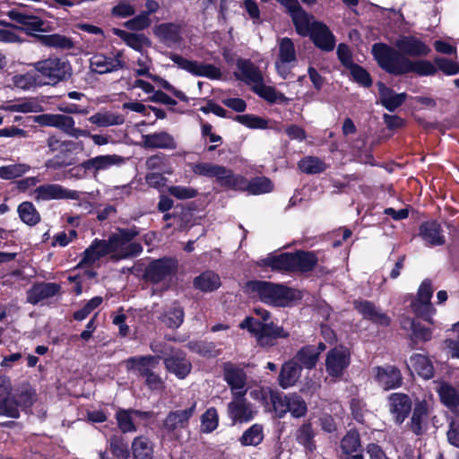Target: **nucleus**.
Wrapping results in <instances>:
<instances>
[{
	"label": "nucleus",
	"instance_id": "obj_1",
	"mask_svg": "<svg viewBox=\"0 0 459 459\" xmlns=\"http://www.w3.org/2000/svg\"><path fill=\"white\" fill-rule=\"evenodd\" d=\"M394 45V48L385 43H376L372 47V54L383 70L394 75L415 73L420 76H429L436 74L437 69L430 61L409 58L424 57L431 52V48L420 38L401 35Z\"/></svg>",
	"mask_w": 459,
	"mask_h": 459
},
{
	"label": "nucleus",
	"instance_id": "obj_2",
	"mask_svg": "<svg viewBox=\"0 0 459 459\" xmlns=\"http://www.w3.org/2000/svg\"><path fill=\"white\" fill-rule=\"evenodd\" d=\"M37 401L35 389L28 383L12 387L6 375H0V415L17 419L20 409L27 411Z\"/></svg>",
	"mask_w": 459,
	"mask_h": 459
},
{
	"label": "nucleus",
	"instance_id": "obj_3",
	"mask_svg": "<svg viewBox=\"0 0 459 459\" xmlns=\"http://www.w3.org/2000/svg\"><path fill=\"white\" fill-rule=\"evenodd\" d=\"M237 68L236 77L250 86L252 91L259 97L271 103L282 102L286 100L282 93L278 92L273 87L264 83L262 72L250 60L238 59L237 61Z\"/></svg>",
	"mask_w": 459,
	"mask_h": 459
},
{
	"label": "nucleus",
	"instance_id": "obj_4",
	"mask_svg": "<svg viewBox=\"0 0 459 459\" xmlns=\"http://www.w3.org/2000/svg\"><path fill=\"white\" fill-rule=\"evenodd\" d=\"M255 313L259 316L264 322L248 316L240 323L239 326L240 328L247 329L253 333L260 345H273V340L276 338L286 337L288 335L282 328L278 327L272 323H265L270 317V314L267 310L256 307L255 308Z\"/></svg>",
	"mask_w": 459,
	"mask_h": 459
},
{
	"label": "nucleus",
	"instance_id": "obj_5",
	"mask_svg": "<svg viewBox=\"0 0 459 459\" xmlns=\"http://www.w3.org/2000/svg\"><path fill=\"white\" fill-rule=\"evenodd\" d=\"M251 289L266 304L285 307L299 298V292L281 284L255 281L250 282Z\"/></svg>",
	"mask_w": 459,
	"mask_h": 459
},
{
	"label": "nucleus",
	"instance_id": "obj_6",
	"mask_svg": "<svg viewBox=\"0 0 459 459\" xmlns=\"http://www.w3.org/2000/svg\"><path fill=\"white\" fill-rule=\"evenodd\" d=\"M138 235L135 229L120 230L108 238L111 250V260L118 261L140 255L143 247L140 243L134 241Z\"/></svg>",
	"mask_w": 459,
	"mask_h": 459
},
{
	"label": "nucleus",
	"instance_id": "obj_7",
	"mask_svg": "<svg viewBox=\"0 0 459 459\" xmlns=\"http://www.w3.org/2000/svg\"><path fill=\"white\" fill-rule=\"evenodd\" d=\"M35 70L46 79V84H56L71 75L70 64L59 57H48L34 64Z\"/></svg>",
	"mask_w": 459,
	"mask_h": 459
},
{
	"label": "nucleus",
	"instance_id": "obj_8",
	"mask_svg": "<svg viewBox=\"0 0 459 459\" xmlns=\"http://www.w3.org/2000/svg\"><path fill=\"white\" fill-rule=\"evenodd\" d=\"M33 121L41 126L56 127L74 138L90 135L88 130L75 127L74 119L69 116L62 114H42L35 116Z\"/></svg>",
	"mask_w": 459,
	"mask_h": 459
},
{
	"label": "nucleus",
	"instance_id": "obj_9",
	"mask_svg": "<svg viewBox=\"0 0 459 459\" xmlns=\"http://www.w3.org/2000/svg\"><path fill=\"white\" fill-rule=\"evenodd\" d=\"M194 174L197 176L215 178L222 187L230 189L235 174L231 169L212 162H196L190 164Z\"/></svg>",
	"mask_w": 459,
	"mask_h": 459
},
{
	"label": "nucleus",
	"instance_id": "obj_10",
	"mask_svg": "<svg viewBox=\"0 0 459 459\" xmlns=\"http://www.w3.org/2000/svg\"><path fill=\"white\" fill-rule=\"evenodd\" d=\"M318 361L317 351L314 345L301 348L295 357L282 365L281 373H298L302 370H312Z\"/></svg>",
	"mask_w": 459,
	"mask_h": 459
},
{
	"label": "nucleus",
	"instance_id": "obj_11",
	"mask_svg": "<svg viewBox=\"0 0 459 459\" xmlns=\"http://www.w3.org/2000/svg\"><path fill=\"white\" fill-rule=\"evenodd\" d=\"M6 15L13 22L21 24V27L15 26L10 22L0 21V25L5 28L19 29L24 30L28 35H34L36 31H43L44 21L31 13L23 12L20 9H12L6 13Z\"/></svg>",
	"mask_w": 459,
	"mask_h": 459
},
{
	"label": "nucleus",
	"instance_id": "obj_12",
	"mask_svg": "<svg viewBox=\"0 0 459 459\" xmlns=\"http://www.w3.org/2000/svg\"><path fill=\"white\" fill-rule=\"evenodd\" d=\"M279 52L275 67L279 75L285 79L290 74L297 61L296 49L293 41L287 37L278 39Z\"/></svg>",
	"mask_w": 459,
	"mask_h": 459
},
{
	"label": "nucleus",
	"instance_id": "obj_13",
	"mask_svg": "<svg viewBox=\"0 0 459 459\" xmlns=\"http://www.w3.org/2000/svg\"><path fill=\"white\" fill-rule=\"evenodd\" d=\"M30 195L37 202L61 199L79 200L81 198L80 192L65 188L58 184L40 185L32 191Z\"/></svg>",
	"mask_w": 459,
	"mask_h": 459
},
{
	"label": "nucleus",
	"instance_id": "obj_14",
	"mask_svg": "<svg viewBox=\"0 0 459 459\" xmlns=\"http://www.w3.org/2000/svg\"><path fill=\"white\" fill-rule=\"evenodd\" d=\"M432 295L433 288L431 281L426 279L421 282L417 297L411 303L412 311L416 316L429 323H432L431 316L435 311L430 302Z\"/></svg>",
	"mask_w": 459,
	"mask_h": 459
},
{
	"label": "nucleus",
	"instance_id": "obj_15",
	"mask_svg": "<svg viewBox=\"0 0 459 459\" xmlns=\"http://www.w3.org/2000/svg\"><path fill=\"white\" fill-rule=\"evenodd\" d=\"M169 58L180 68L195 76L206 77L212 80L221 76V70L213 65L188 60L178 54H171Z\"/></svg>",
	"mask_w": 459,
	"mask_h": 459
},
{
	"label": "nucleus",
	"instance_id": "obj_16",
	"mask_svg": "<svg viewBox=\"0 0 459 459\" xmlns=\"http://www.w3.org/2000/svg\"><path fill=\"white\" fill-rule=\"evenodd\" d=\"M235 191H247L250 195H263L273 191V182L265 177H256L248 181L245 177L235 174L231 188Z\"/></svg>",
	"mask_w": 459,
	"mask_h": 459
},
{
	"label": "nucleus",
	"instance_id": "obj_17",
	"mask_svg": "<svg viewBox=\"0 0 459 459\" xmlns=\"http://www.w3.org/2000/svg\"><path fill=\"white\" fill-rule=\"evenodd\" d=\"M176 268V264L172 259H160L153 261L146 269V279L152 283H162L164 288H168V279L170 278Z\"/></svg>",
	"mask_w": 459,
	"mask_h": 459
},
{
	"label": "nucleus",
	"instance_id": "obj_18",
	"mask_svg": "<svg viewBox=\"0 0 459 459\" xmlns=\"http://www.w3.org/2000/svg\"><path fill=\"white\" fill-rule=\"evenodd\" d=\"M196 409V403L185 410L170 411L164 420L163 427L169 434L178 437V431L188 427L189 420L194 415Z\"/></svg>",
	"mask_w": 459,
	"mask_h": 459
},
{
	"label": "nucleus",
	"instance_id": "obj_19",
	"mask_svg": "<svg viewBox=\"0 0 459 459\" xmlns=\"http://www.w3.org/2000/svg\"><path fill=\"white\" fill-rule=\"evenodd\" d=\"M122 56L121 51H117L113 56L96 54L90 59V68L99 74L117 71L124 65Z\"/></svg>",
	"mask_w": 459,
	"mask_h": 459
},
{
	"label": "nucleus",
	"instance_id": "obj_20",
	"mask_svg": "<svg viewBox=\"0 0 459 459\" xmlns=\"http://www.w3.org/2000/svg\"><path fill=\"white\" fill-rule=\"evenodd\" d=\"M250 394L254 398H258L260 396L261 400L264 403H267L269 400L272 403L273 410L279 418L285 416V414L290 410V395L279 394L270 387H262L260 390L252 391Z\"/></svg>",
	"mask_w": 459,
	"mask_h": 459
},
{
	"label": "nucleus",
	"instance_id": "obj_21",
	"mask_svg": "<svg viewBox=\"0 0 459 459\" xmlns=\"http://www.w3.org/2000/svg\"><path fill=\"white\" fill-rule=\"evenodd\" d=\"M70 142L62 141L55 135H51L47 140L48 154H55V157L46 161L45 167L47 169H57L70 165L62 155L64 152L68 151Z\"/></svg>",
	"mask_w": 459,
	"mask_h": 459
},
{
	"label": "nucleus",
	"instance_id": "obj_22",
	"mask_svg": "<svg viewBox=\"0 0 459 459\" xmlns=\"http://www.w3.org/2000/svg\"><path fill=\"white\" fill-rule=\"evenodd\" d=\"M389 411L397 424H402L411 411V398L404 394L394 393L388 397Z\"/></svg>",
	"mask_w": 459,
	"mask_h": 459
},
{
	"label": "nucleus",
	"instance_id": "obj_23",
	"mask_svg": "<svg viewBox=\"0 0 459 459\" xmlns=\"http://www.w3.org/2000/svg\"><path fill=\"white\" fill-rule=\"evenodd\" d=\"M313 43L324 51H332L335 47V37L329 28L321 22H314L308 33Z\"/></svg>",
	"mask_w": 459,
	"mask_h": 459
},
{
	"label": "nucleus",
	"instance_id": "obj_24",
	"mask_svg": "<svg viewBox=\"0 0 459 459\" xmlns=\"http://www.w3.org/2000/svg\"><path fill=\"white\" fill-rule=\"evenodd\" d=\"M351 362L349 349L344 346H337L327 352L325 367L328 373H342Z\"/></svg>",
	"mask_w": 459,
	"mask_h": 459
},
{
	"label": "nucleus",
	"instance_id": "obj_25",
	"mask_svg": "<svg viewBox=\"0 0 459 459\" xmlns=\"http://www.w3.org/2000/svg\"><path fill=\"white\" fill-rule=\"evenodd\" d=\"M109 240L95 238L91 244L87 247L83 254L80 264L91 266L98 262L100 258L110 255Z\"/></svg>",
	"mask_w": 459,
	"mask_h": 459
},
{
	"label": "nucleus",
	"instance_id": "obj_26",
	"mask_svg": "<svg viewBox=\"0 0 459 459\" xmlns=\"http://www.w3.org/2000/svg\"><path fill=\"white\" fill-rule=\"evenodd\" d=\"M229 417L234 422H248L255 417V411L252 404L241 397L235 398L228 404Z\"/></svg>",
	"mask_w": 459,
	"mask_h": 459
},
{
	"label": "nucleus",
	"instance_id": "obj_27",
	"mask_svg": "<svg viewBox=\"0 0 459 459\" xmlns=\"http://www.w3.org/2000/svg\"><path fill=\"white\" fill-rule=\"evenodd\" d=\"M152 417V412L138 410L120 409L116 413L117 426L124 433L136 431L134 420L136 419L147 420Z\"/></svg>",
	"mask_w": 459,
	"mask_h": 459
},
{
	"label": "nucleus",
	"instance_id": "obj_28",
	"mask_svg": "<svg viewBox=\"0 0 459 459\" xmlns=\"http://www.w3.org/2000/svg\"><path fill=\"white\" fill-rule=\"evenodd\" d=\"M142 140L143 146L149 149L175 150L177 148L175 138L166 131L144 134Z\"/></svg>",
	"mask_w": 459,
	"mask_h": 459
},
{
	"label": "nucleus",
	"instance_id": "obj_29",
	"mask_svg": "<svg viewBox=\"0 0 459 459\" xmlns=\"http://www.w3.org/2000/svg\"><path fill=\"white\" fill-rule=\"evenodd\" d=\"M355 308L364 318L380 325H388L390 318L377 308L372 302L368 300H358L354 303Z\"/></svg>",
	"mask_w": 459,
	"mask_h": 459
},
{
	"label": "nucleus",
	"instance_id": "obj_30",
	"mask_svg": "<svg viewBox=\"0 0 459 459\" xmlns=\"http://www.w3.org/2000/svg\"><path fill=\"white\" fill-rule=\"evenodd\" d=\"M125 162V158L117 154L100 155L89 159L82 163L86 170H106L113 166H120Z\"/></svg>",
	"mask_w": 459,
	"mask_h": 459
},
{
	"label": "nucleus",
	"instance_id": "obj_31",
	"mask_svg": "<svg viewBox=\"0 0 459 459\" xmlns=\"http://www.w3.org/2000/svg\"><path fill=\"white\" fill-rule=\"evenodd\" d=\"M420 236L427 246H441L445 244L446 238L441 226L434 221H427L421 224L420 228Z\"/></svg>",
	"mask_w": 459,
	"mask_h": 459
},
{
	"label": "nucleus",
	"instance_id": "obj_32",
	"mask_svg": "<svg viewBox=\"0 0 459 459\" xmlns=\"http://www.w3.org/2000/svg\"><path fill=\"white\" fill-rule=\"evenodd\" d=\"M60 287L55 282H41L35 284L27 292V300L36 305L43 299L54 297L59 291Z\"/></svg>",
	"mask_w": 459,
	"mask_h": 459
},
{
	"label": "nucleus",
	"instance_id": "obj_33",
	"mask_svg": "<svg viewBox=\"0 0 459 459\" xmlns=\"http://www.w3.org/2000/svg\"><path fill=\"white\" fill-rule=\"evenodd\" d=\"M377 87L381 104L391 112L399 108L406 100V93H395L383 82H378Z\"/></svg>",
	"mask_w": 459,
	"mask_h": 459
},
{
	"label": "nucleus",
	"instance_id": "obj_34",
	"mask_svg": "<svg viewBox=\"0 0 459 459\" xmlns=\"http://www.w3.org/2000/svg\"><path fill=\"white\" fill-rule=\"evenodd\" d=\"M154 34L168 46L177 44L181 40V28L178 24L172 22L161 23L156 26Z\"/></svg>",
	"mask_w": 459,
	"mask_h": 459
},
{
	"label": "nucleus",
	"instance_id": "obj_35",
	"mask_svg": "<svg viewBox=\"0 0 459 459\" xmlns=\"http://www.w3.org/2000/svg\"><path fill=\"white\" fill-rule=\"evenodd\" d=\"M159 356H137L132 357L125 361L126 369L128 371H137L139 373H150L152 369L159 363Z\"/></svg>",
	"mask_w": 459,
	"mask_h": 459
},
{
	"label": "nucleus",
	"instance_id": "obj_36",
	"mask_svg": "<svg viewBox=\"0 0 459 459\" xmlns=\"http://www.w3.org/2000/svg\"><path fill=\"white\" fill-rule=\"evenodd\" d=\"M259 264L271 267L273 270L293 272V253L270 255L262 259Z\"/></svg>",
	"mask_w": 459,
	"mask_h": 459
},
{
	"label": "nucleus",
	"instance_id": "obj_37",
	"mask_svg": "<svg viewBox=\"0 0 459 459\" xmlns=\"http://www.w3.org/2000/svg\"><path fill=\"white\" fill-rule=\"evenodd\" d=\"M437 392L444 405L453 412H459V391L446 383H440Z\"/></svg>",
	"mask_w": 459,
	"mask_h": 459
},
{
	"label": "nucleus",
	"instance_id": "obj_38",
	"mask_svg": "<svg viewBox=\"0 0 459 459\" xmlns=\"http://www.w3.org/2000/svg\"><path fill=\"white\" fill-rule=\"evenodd\" d=\"M113 33L123 39L128 47L139 52L151 45V41L143 34L132 33L117 28L113 29Z\"/></svg>",
	"mask_w": 459,
	"mask_h": 459
},
{
	"label": "nucleus",
	"instance_id": "obj_39",
	"mask_svg": "<svg viewBox=\"0 0 459 459\" xmlns=\"http://www.w3.org/2000/svg\"><path fill=\"white\" fill-rule=\"evenodd\" d=\"M36 39L42 45L56 49H71L74 48L73 40L58 33L54 34H37Z\"/></svg>",
	"mask_w": 459,
	"mask_h": 459
},
{
	"label": "nucleus",
	"instance_id": "obj_40",
	"mask_svg": "<svg viewBox=\"0 0 459 459\" xmlns=\"http://www.w3.org/2000/svg\"><path fill=\"white\" fill-rule=\"evenodd\" d=\"M295 25L296 31L300 36H307L312 30L314 17L308 14L301 6L290 14Z\"/></svg>",
	"mask_w": 459,
	"mask_h": 459
},
{
	"label": "nucleus",
	"instance_id": "obj_41",
	"mask_svg": "<svg viewBox=\"0 0 459 459\" xmlns=\"http://www.w3.org/2000/svg\"><path fill=\"white\" fill-rule=\"evenodd\" d=\"M88 120L99 127H108L124 124L125 117L110 111H100L91 116Z\"/></svg>",
	"mask_w": 459,
	"mask_h": 459
},
{
	"label": "nucleus",
	"instance_id": "obj_42",
	"mask_svg": "<svg viewBox=\"0 0 459 459\" xmlns=\"http://www.w3.org/2000/svg\"><path fill=\"white\" fill-rule=\"evenodd\" d=\"M184 315L183 308L178 303H173L165 309L160 319L167 327L175 329L182 325Z\"/></svg>",
	"mask_w": 459,
	"mask_h": 459
},
{
	"label": "nucleus",
	"instance_id": "obj_43",
	"mask_svg": "<svg viewBox=\"0 0 459 459\" xmlns=\"http://www.w3.org/2000/svg\"><path fill=\"white\" fill-rule=\"evenodd\" d=\"M1 108L10 112L21 113H39L43 111L41 102L35 98L22 100L16 103L4 106Z\"/></svg>",
	"mask_w": 459,
	"mask_h": 459
},
{
	"label": "nucleus",
	"instance_id": "obj_44",
	"mask_svg": "<svg viewBox=\"0 0 459 459\" xmlns=\"http://www.w3.org/2000/svg\"><path fill=\"white\" fill-rule=\"evenodd\" d=\"M194 285L202 291H212L220 287L221 280L217 273L207 271L195 279Z\"/></svg>",
	"mask_w": 459,
	"mask_h": 459
},
{
	"label": "nucleus",
	"instance_id": "obj_45",
	"mask_svg": "<svg viewBox=\"0 0 459 459\" xmlns=\"http://www.w3.org/2000/svg\"><path fill=\"white\" fill-rule=\"evenodd\" d=\"M317 259L310 252L293 253V272H309L316 264Z\"/></svg>",
	"mask_w": 459,
	"mask_h": 459
},
{
	"label": "nucleus",
	"instance_id": "obj_46",
	"mask_svg": "<svg viewBox=\"0 0 459 459\" xmlns=\"http://www.w3.org/2000/svg\"><path fill=\"white\" fill-rule=\"evenodd\" d=\"M299 169L307 174H317L324 172L327 166L325 162L318 157L307 156L298 163Z\"/></svg>",
	"mask_w": 459,
	"mask_h": 459
},
{
	"label": "nucleus",
	"instance_id": "obj_47",
	"mask_svg": "<svg viewBox=\"0 0 459 459\" xmlns=\"http://www.w3.org/2000/svg\"><path fill=\"white\" fill-rule=\"evenodd\" d=\"M133 455L134 459H152V446L150 440L144 437L134 438L132 444Z\"/></svg>",
	"mask_w": 459,
	"mask_h": 459
},
{
	"label": "nucleus",
	"instance_id": "obj_48",
	"mask_svg": "<svg viewBox=\"0 0 459 459\" xmlns=\"http://www.w3.org/2000/svg\"><path fill=\"white\" fill-rule=\"evenodd\" d=\"M428 414V407L425 402H419L415 404L411 418V429L416 435L422 434V423Z\"/></svg>",
	"mask_w": 459,
	"mask_h": 459
},
{
	"label": "nucleus",
	"instance_id": "obj_49",
	"mask_svg": "<svg viewBox=\"0 0 459 459\" xmlns=\"http://www.w3.org/2000/svg\"><path fill=\"white\" fill-rule=\"evenodd\" d=\"M20 219L27 225H36L40 221V215L34 204L30 202H23L18 206Z\"/></svg>",
	"mask_w": 459,
	"mask_h": 459
},
{
	"label": "nucleus",
	"instance_id": "obj_50",
	"mask_svg": "<svg viewBox=\"0 0 459 459\" xmlns=\"http://www.w3.org/2000/svg\"><path fill=\"white\" fill-rule=\"evenodd\" d=\"M410 373H431L433 367L428 357L422 354H413L407 362Z\"/></svg>",
	"mask_w": 459,
	"mask_h": 459
},
{
	"label": "nucleus",
	"instance_id": "obj_51",
	"mask_svg": "<svg viewBox=\"0 0 459 459\" xmlns=\"http://www.w3.org/2000/svg\"><path fill=\"white\" fill-rule=\"evenodd\" d=\"M263 438L262 426L254 424L242 434L239 442L242 446H257L262 442Z\"/></svg>",
	"mask_w": 459,
	"mask_h": 459
},
{
	"label": "nucleus",
	"instance_id": "obj_52",
	"mask_svg": "<svg viewBox=\"0 0 459 459\" xmlns=\"http://www.w3.org/2000/svg\"><path fill=\"white\" fill-rule=\"evenodd\" d=\"M30 167L25 163H14L0 167V178L5 180L14 179L26 174Z\"/></svg>",
	"mask_w": 459,
	"mask_h": 459
},
{
	"label": "nucleus",
	"instance_id": "obj_53",
	"mask_svg": "<svg viewBox=\"0 0 459 459\" xmlns=\"http://www.w3.org/2000/svg\"><path fill=\"white\" fill-rule=\"evenodd\" d=\"M361 446L359 434L351 429L341 440V449L346 455L357 452Z\"/></svg>",
	"mask_w": 459,
	"mask_h": 459
},
{
	"label": "nucleus",
	"instance_id": "obj_54",
	"mask_svg": "<svg viewBox=\"0 0 459 459\" xmlns=\"http://www.w3.org/2000/svg\"><path fill=\"white\" fill-rule=\"evenodd\" d=\"M297 441L306 449L313 451L316 448L314 443V431L310 423L303 424L297 431Z\"/></svg>",
	"mask_w": 459,
	"mask_h": 459
},
{
	"label": "nucleus",
	"instance_id": "obj_55",
	"mask_svg": "<svg viewBox=\"0 0 459 459\" xmlns=\"http://www.w3.org/2000/svg\"><path fill=\"white\" fill-rule=\"evenodd\" d=\"M166 368L170 373H189L191 364L183 356L176 355L165 360Z\"/></svg>",
	"mask_w": 459,
	"mask_h": 459
},
{
	"label": "nucleus",
	"instance_id": "obj_56",
	"mask_svg": "<svg viewBox=\"0 0 459 459\" xmlns=\"http://www.w3.org/2000/svg\"><path fill=\"white\" fill-rule=\"evenodd\" d=\"M235 120L250 129H265L268 127L266 119L252 114L238 115Z\"/></svg>",
	"mask_w": 459,
	"mask_h": 459
},
{
	"label": "nucleus",
	"instance_id": "obj_57",
	"mask_svg": "<svg viewBox=\"0 0 459 459\" xmlns=\"http://www.w3.org/2000/svg\"><path fill=\"white\" fill-rule=\"evenodd\" d=\"M224 380L230 386L233 395L242 397L246 392V375H223Z\"/></svg>",
	"mask_w": 459,
	"mask_h": 459
},
{
	"label": "nucleus",
	"instance_id": "obj_58",
	"mask_svg": "<svg viewBox=\"0 0 459 459\" xmlns=\"http://www.w3.org/2000/svg\"><path fill=\"white\" fill-rule=\"evenodd\" d=\"M219 425V416L215 408H209L201 417V430L204 433H211Z\"/></svg>",
	"mask_w": 459,
	"mask_h": 459
},
{
	"label": "nucleus",
	"instance_id": "obj_59",
	"mask_svg": "<svg viewBox=\"0 0 459 459\" xmlns=\"http://www.w3.org/2000/svg\"><path fill=\"white\" fill-rule=\"evenodd\" d=\"M110 449L112 454L119 459H127L129 457V449L127 444L121 437L113 436L110 440Z\"/></svg>",
	"mask_w": 459,
	"mask_h": 459
},
{
	"label": "nucleus",
	"instance_id": "obj_60",
	"mask_svg": "<svg viewBox=\"0 0 459 459\" xmlns=\"http://www.w3.org/2000/svg\"><path fill=\"white\" fill-rule=\"evenodd\" d=\"M375 380L385 391L402 385L401 375H376Z\"/></svg>",
	"mask_w": 459,
	"mask_h": 459
},
{
	"label": "nucleus",
	"instance_id": "obj_61",
	"mask_svg": "<svg viewBox=\"0 0 459 459\" xmlns=\"http://www.w3.org/2000/svg\"><path fill=\"white\" fill-rule=\"evenodd\" d=\"M289 411L295 418L303 417L307 413V404L305 401L296 394L289 397Z\"/></svg>",
	"mask_w": 459,
	"mask_h": 459
},
{
	"label": "nucleus",
	"instance_id": "obj_62",
	"mask_svg": "<svg viewBox=\"0 0 459 459\" xmlns=\"http://www.w3.org/2000/svg\"><path fill=\"white\" fill-rule=\"evenodd\" d=\"M13 82L19 89L29 90L37 85V78L32 73L20 74L13 77Z\"/></svg>",
	"mask_w": 459,
	"mask_h": 459
},
{
	"label": "nucleus",
	"instance_id": "obj_63",
	"mask_svg": "<svg viewBox=\"0 0 459 459\" xmlns=\"http://www.w3.org/2000/svg\"><path fill=\"white\" fill-rule=\"evenodd\" d=\"M152 22L148 13H141L139 15L125 22V26L129 30H142L148 28Z\"/></svg>",
	"mask_w": 459,
	"mask_h": 459
},
{
	"label": "nucleus",
	"instance_id": "obj_64",
	"mask_svg": "<svg viewBox=\"0 0 459 459\" xmlns=\"http://www.w3.org/2000/svg\"><path fill=\"white\" fill-rule=\"evenodd\" d=\"M169 193L179 200L191 199L197 195L195 188L185 186H173L169 188Z\"/></svg>",
	"mask_w": 459,
	"mask_h": 459
}]
</instances>
